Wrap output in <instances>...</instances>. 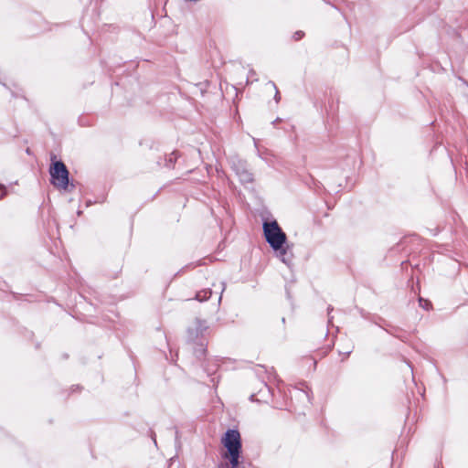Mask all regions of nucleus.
Instances as JSON below:
<instances>
[{
	"instance_id": "1",
	"label": "nucleus",
	"mask_w": 468,
	"mask_h": 468,
	"mask_svg": "<svg viewBox=\"0 0 468 468\" xmlns=\"http://www.w3.org/2000/svg\"><path fill=\"white\" fill-rule=\"evenodd\" d=\"M263 232L267 242L278 252V257L281 261L285 264H289L291 257L288 255L287 250L283 248L287 239L286 234L279 227L277 221L264 222Z\"/></svg>"
},
{
	"instance_id": "2",
	"label": "nucleus",
	"mask_w": 468,
	"mask_h": 468,
	"mask_svg": "<svg viewBox=\"0 0 468 468\" xmlns=\"http://www.w3.org/2000/svg\"><path fill=\"white\" fill-rule=\"evenodd\" d=\"M222 444L227 449L224 457L229 460L231 468H237L241 449L239 432L236 430H229L222 438Z\"/></svg>"
},
{
	"instance_id": "3",
	"label": "nucleus",
	"mask_w": 468,
	"mask_h": 468,
	"mask_svg": "<svg viewBox=\"0 0 468 468\" xmlns=\"http://www.w3.org/2000/svg\"><path fill=\"white\" fill-rule=\"evenodd\" d=\"M52 184L58 188L66 189L69 185V171L61 161L52 164L49 170Z\"/></svg>"
},
{
	"instance_id": "4",
	"label": "nucleus",
	"mask_w": 468,
	"mask_h": 468,
	"mask_svg": "<svg viewBox=\"0 0 468 468\" xmlns=\"http://www.w3.org/2000/svg\"><path fill=\"white\" fill-rule=\"evenodd\" d=\"M234 169L241 183L247 184L253 181L252 174L242 164L236 165Z\"/></svg>"
},
{
	"instance_id": "5",
	"label": "nucleus",
	"mask_w": 468,
	"mask_h": 468,
	"mask_svg": "<svg viewBox=\"0 0 468 468\" xmlns=\"http://www.w3.org/2000/svg\"><path fill=\"white\" fill-rule=\"evenodd\" d=\"M211 296V291L210 290H204L201 292H198L196 295V298L199 302H203L205 300H207Z\"/></svg>"
},
{
	"instance_id": "6",
	"label": "nucleus",
	"mask_w": 468,
	"mask_h": 468,
	"mask_svg": "<svg viewBox=\"0 0 468 468\" xmlns=\"http://www.w3.org/2000/svg\"><path fill=\"white\" fill-rule=\"evenodd\" d=\"M303 36V33L302 31H297L294 33L293 37L295 40H299Z\"/></svg>"
},
{
	"instance_id": "7",
	"label": "nucleus",
	"mask_w": 468,
	"mask_h": 468,
	"mask_svg": "<svg viewBox=\"0 0 468 468\" xmlns=\"http://www.w3.org/2000/svg\"><path fill=\"white\" fill-rule=\"evenodd\" d=\"M271 86H272L275 90H277V88H276V86H275V84H274L273 82H271ZM274 98H275L276 102H278V101H280V98H281V97H280V94H279V91H278V90H276V93H275V97H274Z\"/></svg>"
},
{
	"instance_id": "8",
	"label": "nucleus",
	"mask_w": 468,
	"mask_h": 468,
	"mask_svg": "<svg viewBox=\"0 0 468 468\" xmlns=\"http://www.w3.org/2000/svg\"><path fill=\"white\" fill-rule=\"evenodd\" d=\"M420 304L423 308H428L429 302L420 298Z\"/></svg>"
}]
</instances>
